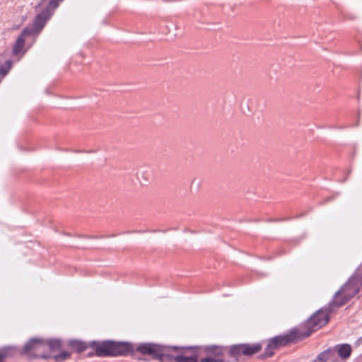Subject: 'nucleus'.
I'll list each match as a JSON object with an SVG mask.
<instances>
[{
    "label": "nucleus",
    "instance_id": "obj_23",
    "mask_svg": "<svg viewBox=\"0 0 362 362\" xmlns=\"http://www.w3.org/2000/svg\"><path fill=\"white\" fill-rule=\"evenodd\" d=\"M173 349H175V350H177L178 348L176 347V346H174Z\"/></svg>",
    "mask_w": 362,
    "mask_h": 362
},
{
    "label": "nucleus",
    "instance_id": "obj_5",
    "mask_svg": "<svg viewBox=\"0 0 362 362\" xmlns=\"http://www.w3.org/2000/svg\"><path fill=\"white\" fill-rule=\"evenodd\" d=\"M52 16V12L49 9H44L35 18L33 28L30 29L33 32H40L45 25L46 22Z\"/></svg>",
    "mask_w": 362,
    "mask_h": 362
},
{
    "label": "nucleus",
    "instance_id": "obj_24",
    "mask_svg": "<svg viewBox=\"0 0 362 362\" xmlns=\"http://www.w3.org/2000/svg\"><path fill=\"white\" fill-rule=\"evenodd\" d=\"M74 152L79 153V152H82V151H75Z\"/></svg>",
    "mask_w": 362,
    "mask_h": 362
},
{
    "label": "nucleus",
    "instance_id": "obj_7",
    "mask_svg": "<svg viewBox=\"0 0 362 362\" xmlns=\"http://www.w3.org/2000/svg\"><path fill=\"white\" fill-rule=\"evenodd\" d=\"M45 347V340L40 338L30 339L23 346V353L28 354L30 351H37Z\"/></svg>",
    "mask_w": 362,
    "mask_h": 362
},
{
    "label": "nucleus",
    "instance_id": "obj_1",
    "mask_svg": "<svg viewBox=\"0 0 362 362\" xmlns=\"http://www.w3.org/2000/svg\"><path fill=\"white\" fill-rule=\"evenodd\" d=\"M329 308L325 310H319L313 314L305 324V330L293 329L290 334L284 336H277L272 338L268 343L267 346L266 353L269 356L272 355L273 349L284 346L288 342L296 339H303L309 337L313 332L317 330L329 321Z\"/></svg>",
    "mask_w": 362,
    "mask_h": 362
},
{
    "label": "nucleus",
    "instance_id": "obj_12",
    "mask_svg": "<svg viewBox=\"0 0 362 362\" xmlns=\"http://www.w3.org/2000/svg\"><path fill=\"white\" fill-rule=\"evenodd\" d=\"M261 349V346L258 344H255L252 346L244 345L243 351L242 353L245 356H250L255 353H257Z\"/></svg>",
    "mask_w": 362,
    "mask_h": 362
},
{
    "label": "nucleus",
    "instance_id": "obj_9",
    "mask_svg": "<svg viewBox=\"0 0 362 362\" xmlns=\"http://www.w3.org/2000/svg\"><path fill=\"white\" fill-rule=\"evenodd\" d=\"M337 351L339 357L342 359L348 358L351 354V347L349 344H338L333 348Z\"/></svg>",
    "mask_w": 362,
    "mask_h": 362
},
{
    "label": "nucleus",
    "instance_id": "obj_10",
    "mask_svg": "<svg viewBox=\"0 0 362 362\" xmlns=\"http://www.w3.org/2000/svg\"><path fill=\"white\" fill-rule=\"evenodd\" d=\"M334 349L329 348L317 355L313 362H327L329 359L334 358Z\"/></svg>",
    "mask_w": 362,
    "mask_h": 362
},
{
    "label": "nucleus",
    "instance_id": "obj_18",
    "mask_svg": "<svg viewBox=\"0 0 362 362\" xmlns=\"http://www.w3.org/2000/svg\"><path fill=\"white\" fill-rule=\"evenodd\" d=\"M62 1L63 0H50L47 7L45 9H49V11H52L53 14L54 9L59 6V3Z\"/></svg>",
    "mask_w": 362,
    "mask_h": 362
},
{
    "label": "nucleus",
    "instance_id": "obj_22",
    "mask_svg": "<svg viewBox=\"0 0 362 362\" xmlns=\"http://www.w3.org/2000/svg\"><path fill=\"white\" fill-rule=\"evenodd\" d=\"M38 357L42 358H47L49 357V356L48 355L42 354V355L38 356Z\"/></svg>",
    "mask_w": 362,
    "mask_h": 362
},
{
    "label": "nucleus",
    "instance_id": "obj_2",
    "mask_svg": "<svg viewBox=\"0 0 362 362\" xmlns=\"http://www.w3.org/2000/svg\"><path fill=\"white\" fill-rule=\"evenodd\" d=\"M98 356L126 355L131 349L127 343L115 342L112 341L97 344L95 346Z\"/></svg>",
    "mask_w": 362,
    "mask_h": 362
},
{
    "label": "nucleus",
    "instance_id": "obj_13",
    "mask_svg": "<svg viewBox=\"0 0 362 362\" xmlns=\"http://www.w3.org/2000/svg\"><path fill=\"white\" fill-rule=\"evenodd\" d=\"M69 345L78 352H81L87 348L84 342L77 340L70 341Z\"/></svg>",
    "mask_w": 362,
    "mask_h": 362
},
{
    "label": "nucleus",
    "instance_id": "obj_19",
    "mask_svg": "<svg viewBox=\"0 0 362 362\" xmlns=\"http://www.w3.org/2000/svg\"><path fill=\"white\" fill-rule=\"evenodd\" d=\"M70 354L67 351H62L61 354L54 356L57 362H62L69 357Z\"/></svg>",
    "mask_w": 362,
    "mask_h": 362
},
{
    "label": "nucleus",
    "instance_id": "obj_21",
    "mask_svg": "<svg viewBox=\"0 0 362 362\" xmlns=\"http://www.w3.org/2000/svg\"><path fill=\"white\" fill-rule=\"evenodd\" d=\"M362 343V337L358 339V340L356 341V346H359Z\"/></svg>",
    "mask_w": 362,
    "mask_h": 362
},
{
    "label": "nucleus",
    "instance_id": "obj_8",
    "mask_svg": "<svg viewBox=\"0 0 362 362\" xmlns=\"http://www.w3.org/2000/svg\"><path fill=\"white\" fill-rule=\"evenodd\" d=\"M32 34V30L29 28H25L23 30L21 35L18 37L15 45L13 47V53L14 54H20L23 48L24 47L25 37L30 35Z\"/></svg>",
    "mask_w": 362,
    "mask_h": 362
},
{
    "label": "nucleus",
    "instance_id": "obj_17",
    "mask_svg": "<svg viewBox=\"0 0 362 362\" xmlns=\"http://www.w3.org/2000/svg\"><path fill=\"white\" fill-rule=\"evenodd\" d=\"M243 348L244 345H235L230 348V353L232 356L243 354L242 351H243Z\"/></svg>",
    "mask_w": 362,
    "mask_h": 362
},
{
    "label": "nucleus",
    "instance_id": "obj_14",
    "mask_svg": "<svg viewBox=\"0 0 362 362\" xmlns=\"http://www.w3.org/2000/svg\"><path fill=\"white\" fill-rule=\"evenodd\" d=\"M45 346H49L50 350H57L59 349L62 344L61 341L59 339H49L48 341H45Z\"/></svg>",
    "mask_w": 362,
    "mask_h": 362
},
{
    "label": "nucleus",
    "instance_id": "obj_6",
    "mask_svg": "<svg viewBox=\"0 0 362 362\" xmlns=\"http://www.w3.org/2000/svg\"><path fill=\"white\" fill-rule=\"evenodd\" d=\"M206 351L211 355L206 357L202 358L200 362H223L222 358V350L218 346H209L206 348Z\"/></svg>",
    "mask_w": 362,
    "mask_h": 362
},
{
    "label": "nucleus",
    "instance_id": "obj_3",
    "mask_svg": "<svg viewBox=\"0 0 362 362\" xmlns=\"http://www.w3.org/2000/svg\"><path fill=\"white\" fill-rule=\"evenodd\" d=\"M168 349L158 344L145 343L139 345L136 350L143 354L152 356L159 361H163L167 356Z\"/></svg>",
    "mask_w": 362,
    "mask_h": 362
},
{
    "label": "nucleus",
    "instance_id": "obj_15",
    "mask_svg": "<svg viewBox=\"0 0 362 362\" xmlns=\"http://www.w3.org/2000/svg\"><path fill=\"white\" fill-rule=\"evenodd\" d=\"M175 362H197V359L194 356H185L183 355H177L174 356Z\"/></svg>",
    "mask_w": 362,
    "mask_h": 362
},
{
    "label": "nucleus",
    "instance_id": "obj_20",
    "mask_svg": "<svg viewBox=\"0 0 362 362\" xmlns=\"http://www.w3.org/2000/svg\"><path fill=\"white\" fill-rule=\"evenodd\" d=\"M5 357H6V354L4 352L0 351V362H3Z\"/></svg>",
    "mask_w": 362,
    "mask_h": 362
},
{
    "label": "nucleus",
    "instance_id": "obj_16",
    "mask_svg": "<svg viewBox=\"0 0 362 362\" xmlns=\"http://www.w3.org/2000/svg\"><path fill=\"white\" fill-rule=\"evenodd\" d=\"M12 65V62L10 60H7L4 64L0 66V75L1 76H6L8 71L11 69Z\"/></svg>",
    "mask_w": 362,
    "mask_h": 362
},
{
    "label": "nucleus",
    "instance_id": "obj_11",
    "mask_svg": "<svg viewBox=\"0 0 362 362\" xmlns=\"http://www.w3.org/2000/svg\"><path fill=\"white\" fill-rule=\"evenodd\" d=\"M136 177L141 185H146L149 180V174L147 170L143 168L138 169L136 172Z\"/></svg>",
    "mask_w": 362,
    "mask_h": 362
},
{
    "label": "nucleus",
    "instance_id": "obj_4",
    "mask_svg": "<svg viewBox=\"0 0 362 362\" xmlns=\"http://www.w3.org/2000/svg\"><path fill=\"white\" fill-rule=\"evenodd\" d=\"M350 285L346 284H344L337 292L335 293L333 300L329 303V309L331 310L333 307H341L348 301H349L353 296L358 292L357 290L354 291L351 293L348 292Z\"/></svg>",
    "mask_w": 362,
    "mask_h": 362
}]
</instances>
